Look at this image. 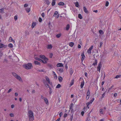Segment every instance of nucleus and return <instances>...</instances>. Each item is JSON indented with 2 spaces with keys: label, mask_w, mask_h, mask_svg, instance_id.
<instances>
[{
  "label": "nucleus",
  "mask_w": 121,
  "mask_h": 121,
  "mask_svg": "<svg viewBox=\"0 0 121 121\" xmlns=\"http://www.w3.org/2000/svg\"><path fill=\"white\" fill-rule=\"evenodd\" d=\"M24 67L27 69H29L33 67L31 63H29L27 64H24L23 65Z\"/></svg>",
  "instance_id": "nucleus-1"
},
{
  "label": "nucleus",
  "mask_w": 121,
  "mask_h": 121,
  "mask_svg": "<svg viewBox=\"0 0 121 121\" xmlns=\"http://www.w3.org/2000/svg\"><path fill=\"white\" fill-rule=\"evenodd\" d=\"M12 74L13 76L15 78H16L19 81L22 80V78L21 77L14 72H13Z\"/></svg>",
  "instance_id": "nucleus-2"
},
{
  "label": "nucleus",
  "mask_w": 121,
  "mask_h": 121,
  "mask_svg": "<svg viewBox=\"0 0 121 121\" xmlns=\"http://www.w3.org/2000/svg\"><path fill=\"white\" fill-rule=\"evenodd\" d=\"M101 67V62H100L99 64L98 65L97 67V70L99 72H100V68Z\"/></svg>",
  "instance_id": "nucleus-3"
},
{
  "label": "nucleus",
  "mask_w": 121,
  "mask_h": 121,
  "mask_svg": "<svg viewBox=\"0 0 121 121\" xmlns=\"http://www.w3.org/2000/svg\"><path fill=\"white\" fill-rule=\"evenodd\" d=\"M28 116H33V113L32 111L31 110H29L28 111Z\"/></svg>",
  "instance_id": "nucleus-4"
},
{
  "label": "nucleus",
  "mask_w": 121,
  "mask_h": 121,
  "mask_svg": "<svg viewBox=\"0 0 121 121\" xmlns=\"http://www.w3.org/2000/svg\"><path fill=\"white\" fill-rule=\"evenodd\" d=\"M28 116L29 121H33L34 119V116Z\"/></svg>",
  "instance_id": "nucleus-5"
},
{
  "label": "nucleus",
  "mask_w": 121,
  "mask_h": 121,
  "mask_svg": "<svg viewBox=\"0 0 121 121\" xmlns=\"http://www.w3.org/2000/svg\"><path fill=\"white\" fill-rule=\"evenodd\" d=\"M93 47V46L92 45L90 48L87 52L88 53L90 54L91 53V50L92 49Z\"/></svg>",
  "instance_id": "nucleus-6"
},
{
  "label": "nucleus",
  "mask_w": 121,
  "mask_h": 121,
  "mask_svg": "<svg viewBox=\"0 0 121 121\" xmlns=\"http://www.w3.org/2000/svg\"><path fill=\"white\" fill-rule=\"evenodd\" d=\"M53 16L55 17H56L57 18L59 17V14L58 12L57 11L55 12L53 15Z\"/></svg>",
  "instance_id": "nucleus-7"
},
{
  "label": "nucleus",
  "mask_w": 121,
  "mask_h": 121,
  "mask_svg": "<svg viewBox=\"0 0 121 121\" xmlns=\"http://www.w3.org/2000/svg\"><path fill=\"white\" fill-rule=\"evenodd\" d=\"M83 9L85 13L87 14H88L89 13L88 11L85 7L84 6L83 7Z\"/></svg>",
  "instance_id": "nucleus-8"
},
{
  "label": "nucleus",
  "mask_w": 121,
  "mask_h": 121,
  "mask_svg": "<svg viewBox=\"0 0 121 121\" xmlns=\"http://www.w3.org/2000/svg\"><path fill=\"white\" fill-rule=\"evenodd\" d=\"M7 47V46L6 45H4L2 43H0V48H1L3 47H4V48H5Z\"/></svg>",
  "instance_id": "nucleus-9"
},
{
  "label": "nucleus",
  "mask_w": 121,
  "mask_h": 121,
  "mask_svg": "<svg viewBox=\"0 0 121 121\" xmlns=\"http://www.w3.org/2000/svg\"><path fill=\"white\" fill-rule=\"evenodd\" d=\"M81 56H82L81 58V60L82 61L84 59V58L85 57V56L84 55V53H82L81 54Z\"/></svg>",
  "instance_id": "nucleus-10"
},
{
  "label": "nucleus",
  "mask_w": 121,
  "mask_h": 121,
  "mask_svg": "<svg viewBox=\"0 0 121 121\" xmlns=\"http://www.w3.org/2000/svg\"><path fill=\"white\" fill-rule=\"evenodd\" d=\"M84 81L83 80V81L81 83L80 86L81 88H82L83 87V86L84 85Z\"/></svg>",
  "instance_id": "nucleus-11"
},
{
  "label": "nucleus",
  "mask_w": 121,
  "mask_h": 121,
  "mask_svg": "<svg viewBox=\"0 0 121 121\" xmlns=\"http://www.w3.org/2000/svg\"><path fill=\"white\" fill-rule=\"evenodd\" d=\"M34 64L35 65H40V63L39 62L37 61H34Z\"/></svg>",
  "instance_id": "nucleus-12"
},
{
  "label": "nucleus",
  "mask_w": 121,
  "mask_h": 121,
  "mask_svg": "<svg viewBox=\"0 0 121 121\" xmlns=\"http://www.w3.org/2000/svg\"><path fill=\"white\" fill-rule=\"evenodd\" d=\"M25 37L28 35H29V33L26 30L25 31Z\"/></svg>",
  "instance_id": "nucleus-13"
},
{
  "label": "nucleus",
  "mask_w": 121,
  "mask_h": 121,
  "mask_svg": "<svg viewBox=\"0 0 121 121\" xmlns=\"http://www.w3.org/2000/svg\"><path fill=\"white\" fill-rule=\"evenodd\" d=\"M44 0L46 4L48 5L50 3L49 0Z\"/></svg>",
  "instance_id": "nucleus-14"
},
{
  "label": "nucleus",
  "mask_w": 121,
  "mask_h": 121,
  "mask_svg": "<svg viewBox=\"0 0 121 121\" xmlns=\"http://www.w3.org/2000/svg\"><path fill=\"white\" fill-rule=\"evenodd\" d=\"M56 0H52V6H54L55 4L56 3Z\"/></svg>",
  "instance_id": "nucleus-15"
},
{
  "label": "nucleus",
  "mask_w": 121,
  "mask_h": 121,
  "mask_svg": "<svg viewBox=\"0 0 121 121\" xmlns=\"http://www.w3.org/2000/svg\"><path fill=\"white\" fill-rule=\"evenodd\" d=\"M74 45V43L73 42H71L69 43V45L71 47H72Z\"/></svg>",
  "instance_id": "nucleus-16"
},
{
  "label": "nucleus",
  "mask_w": 121,
  "mask_h": 121,
  "mask_svg": "<svg viewBox=\"0 0 121 121\" xmlns=\"http://www.w3.org/2000/svg\"><path fill=\"white\" fill-rule=\"evenodd\" d=\"M45 78L46 81L48 82V83L49 84L50 83V81L49 78L47 77H45Z\"/></svg>",
  "instance_id": "nucleus-17"
},
{
  "label": "nucleus",
  "mask_w": 121,
  "mask_h": 121,
  "mask_svg": "<svg viewBox=\"0 0 121 121\" xmlns=\"http://www.w3.org/2000/svg\"><path fill=\"white\" fill-rule=\"evenodd\" d=\"M36 23L35 22H33L32 23L31 25V27L32 28H34L35 26L36 25Z\"/></svg>",
  "instance_id": "nucleus-18"
},
{
  "label": "nucleus",
  "mask_w": 121,
  "mask_h": 121,
  "mask_svg": "<svg viewBox=\"0 0 121 121\" xmlns=\"http://www.w3.org/2000/svg\"><path fill=\"white\" fill-rule=\"evenodd\" d=\"M44 100L45 103L47 104L48 102V99L46 98H45L44 99Z\"/></svg>",
  "instance_id": "nucleus-19"
},
{
  "label": "nucleus",
  "mask_w": 121,
  "mask_h": 121,
  "mask_svg": "<svg viewBox=\"0 0 121 121\" xmlns=\"http://www.w3.org/2000/svg\"><path fill=\"white\" fill-rule=\"evenodd\" d=\"M40 61L41 62H42L44 64L46 63L47 62V61H46L44 60H43L42 59H41V60H40Z\"/></svg>",
  "instance_id": "nucleus-20"
},
{
  "label": "nucleus",
  "mask_w": 121,
  "mask_h": 121,
  "mask_svg": "<svg viewBox=\"0 0 121 121\" xmlns=\"http://www.w3.org/2000/svg\"><path fill=\"white\" fill-rule=\"evenodd\" d=\"M78 17L81 19L82 18V16L80 14H78Z\"/></svg>",
  "instance_id": "nucleus-21"
},
{
  "label": "nucleus",
  "mask_w": 121,
  "mask_h": 121,
  "mask_svg": "<svg viewBox=\"0 0 121 121\" xmlns=\"http://www.w3.org/2000/svg\"><path fill=\"white\" fill-rule=\"evenodd\" d=\"M52 46L51 45H48V47H47V48H48V49H51L52 48Z\"/></svg>",
  "instance_id": "nucleus-22"
},
{
  "label": "nucleus",
  "mask_w": 121,
  "mask_h": 121,
  "mask_svg": "<svg viewBox=\"0 0 121 121\" xmlns=\"http://www.w3.org/2000/svg\"><path fill=\"white\" fill-rule=\"evenodd\" d=\"M26 10L27 12L28 13L29 12L30 10V9L29 8H27L26 9Z\"/></svg>",
  "instance_id": "nucleus-23"
},
{
  "label": "nucleus",
  "mask_w": 121,
  "mask_h": 121,
  "mask_svg": "<svg viewBox=\"0 0 121 121\" xmlns=\"http://www.w3.org/2000/svg\"><path fill=\"white\" fill-rule=\"evenodd\" d=\"M97 60H95V62L94 63H93L92 64V65H94V66H95V65H96L97 64Z\"/></svg>",
  "instance_id": "nucleus-24"
},
{
  "label": "nucleus",
  "mask_w": 121,
  "mask_h": 121,
  "mask_svg": "<svg viewBox=\"0 0 121 121\" xmlns=\"http://www.w3.org/2000/svg\"><path fill=\"white\" fill-rule=\"evenodd\" d=\"M69 25L68 24L67 25L66 27V30H68L69 28Z\"/></svg>",
  "instance_id": "nucleus-25"
},
{
  "label": "nucleus",
  "mask_w": 121,
  "mask_h": 121,
  "mask_svg": "<svg viewBox=\"0 0 121 121\" xmlns=\"http://www.w3.org/2000/svg\"><path fill=\"white\" fill-rule=\"evenodd\" d=\"M40 57L42 59H44V58H45V56L43 55H40Z\"/></svg>",
  "instance_id": "nucleus-26"
},
{
  "label": "nucleus",
  "mask_w": 121,
  "mask_h": 121,
  "mask_svg": "<svg viewBox=\"0 0 121 121\" xmlns=\"http://www.w3.org/2000/svg\"><path fill=\"white\" fill-rule=\"evenodd\" d=\"M50 90L49 93L50 94H52V90L50 87H49Z\"/></svg>",
  "instance_id": "nucleus-27"
},
{
  "label": "nucleus",
  "mask_w": 121,
  "mask_h": 121,
  "mask_svg": "<svg viewBox=\"0 0 121 121\" xmlns=\"http://www.w3.org/2000/svg\"><path fill=\"white\" fill-rule=\"evenodd\" d=\"M4 9L3 8L0 9V13H3L4 12Z\"/></svg>",
  "instance_id": "nucleus-28"
},
{
  "label": "nucleus",
  "mask_w": 121,
  "mask_h": 121,
  "mask_svg": "<svg viewBox=\"0 0 121 121\" xmlns=\"http://www.w3.org/2000/svg\"><path fill=\"white\" fill-rule=\"evenodd\" d=\"M74 82V80L73 79L72 80L71 82H70V86H71L73 84Z\"/></svg>",
  "instance_id": "nucleus-29"
},
{
  "label": "nucleus",
  "mask_w": 121,
  "mask_h": 121,
  "mask_svg": "<svg viewBox=\"0 0 121 121\" xmlns=\"http://www.w3.org/2000/svg\"><path fill=\"white\" fill-rule=\"evenodd\" d=\"M73 105V104L72 103L70 104L69 106V109H72V107Z\"/></svg>",
  "instance_id": "nucleus-30"
},
{
  "label": "nucleus",
  "mask_w": 121,
  "mask_h": 121,
  "mask_svg": "<svg viewBox=\"0 0 121 121\" xmlns=\"http://www.w3.org/2000/svg\"><path fill=\"white\" fill-rule=\"evenodd\" d=\"M121 77V75H117L115 78H120Z\"/></svg>",
  "instance_id": "nucleus-31"
},
{
  "label": "nucleus",
  "mask_w": 121,
  "mask_h": 121,
  "mask_svg": "<svg viewBox=\"0 0 121 121\" xmlns=\"http://www.w3.org/2000/svg\"><path fill=\"white\" fill-rule=\"evenodd\" d=\"M75 5L76 7H78L79 6V4L78 2H76L75 3Z\"/></svg>",
  "instance_id": "nucleus-32"
},
{
  "label": "nucleus",
  "mask_w": 121,
  "mask_h": 121,
  "mask_svg": "<svg viewBox=\"0 0 121 121\" xmlns=\"http://www.w3.org/2000/svg\"><path fill=\"white\" fill-rule=\"evenodd\" d=\"M8 46L9 47L11 48H12L13 47L12 44L11 43H9L8 44Z\"/></svg>",
  "instance_id": "nucleus-33"
},
{
  "label": "nucleus",
  "mask_w": 121,
  "mask_h": 121,
  "mask_svg": "<svg viewBox=\"0 0 121 121\" xmlns=\"http://www.w3.org/2000/svg\"><path fill=\"white\" fill-rule=\"evenodd\" d=\"M60 36V34H59L56 35V37L57 38H59Z\"/></svg>",
  "instance_id": "nucleus-34"
},
{
  "label": "nucleus",
  "mask_w": 121,
  "mask_h": 121,
  "mask_svg": "<svg viewBox=\"0 0 121 121\" xmlns=\"http://www.w3.org/2000/svg\"><path fill=\"white\" fill-rule=\"evenodd\" d=\"M70 73L71 75H72L73 73L72 70V69H70Z\"/></svg>",
  "instance_id": "nucleus-35"
},
{
  "label": "nucleus",
  "mask_w": 121,
  "mask_h": 121,
  "mask_svg": "<svg viewBox=\"0 0 121 121\" xmlns=\"http://www.w3.org/2000/svg\"><path fill=\"white\" fill-rule=\"evenodd\" d=\"M90 91L89 90H88L87 93H86V95L88 96L89 95H90Z\"/></svg>",
  "instance_id": "nucleus-36"
},
{
  "label": "nucleus",
  "mask_w": 121,
  "mask_h": 121,
  "mask_svg": "<svg viewBox=\"0 0 121 121\" xmlns=\"http://www.w3.org/2000/svg\"><path fill=\"white\" fill-rule=\"evenodd\" d=\"M99 32L100 34H103L104 33L103 31L101 30H99Z\"/></svg>",
  "instance_id": "nucleus-37"
},
{
  "label": "nucleus",
  "mask_w": 121,
  "mask_h": 121,
  "mask_svg": "<svg viewBox=\"0 0 121 121\" xmlns=\"http://www.w3.org/2000/svg\"><path fill=\"white\" fill-rule=\"evenodd\" d=\"M60 87V84H58L56 86V88H59Z\"/></svg>",
  "instance_id": "nucleus-38"
},
{
  "label": "nucleus",
  "mask_w": 121,
  "mask_h": 121,
  "mask_svg": "<svg viewBox=\"0 0 121 121\" xmlns=\"http://www.w3.org/2000/svg\"><path fill=\"white\" fill-rule=\"evenodd\" d=\"M109 4V2L108 1H106L105 3V6H108Z\"/></svg>",
  "instance_id": "nucleus-39"
},
{
  "label": "nucleus",
  "mask_w": 121,
  "mask_h": 121,
  "mask_svg": "<svg viewBox=\"0 0 121 121\" xmlns=\"http://www.w3.org/2000/svg\"><path fill=\"white\" fill-rule=\"evenodd\" d=\"M103 109H101L100 110L99 112L101 114H103Z\"/></svg>",
  "instance_id": "nucleus-40"
},
{
  "label": "nucleus",
  "mask_w": 121,
  "mask_h": 121,
  "mask_svg": "<svg viewBox=\"0 0 121 121\" xmlns=\"http://www.w3.org/2000/svg\"><path fill=\"white\" fill-rule=\"evenodd\" d=\"M103 21H102L101 20L100 21V24L101 25H104V24L103 23Z\"/></svg>",
  "instance_id": "nucleus-41"
},
{
  "label": "nucleus",
  "mask_w": 121,
  "mask_h": 121,
  "mask_svg": "<svg viewBox=\"0 0 121 121\" xmlns=\"http://www.w3.org/2000/svg\"><path fill=\"white\" fill-rule=\"evenodd\" d=\"M35 59L36 60H38L39 61H40V60H41V59H40L39 58H37V57H35Z\"/></svg>",
  "instance_id": "nucleus-42"
},
{
  "label": "nucleus",
  "mask_w": 121,
  "mask_h": 121,
  "mask_svg": "<svg viewBox=\"0 0 121 121\" xmlns=\"http://www.w3.org/2000/svg\"><path fill=\"white\" fill-rule=\"evenodd\" d=\"M53 56V54L52 53H51L50 54L49 57L50 58H52Z\"/></svg>",
  "instance_id": "nucleus-43"
},
{
  "label": "nucleus",
  "mask_w": 121,
  "mask_h": 121,
  "mask_svg": "<svg viewBox=\"0 0 121 121\" xmlns=\"http://www.w3.org/2000/svg\"><path fill=\"white\" fill-rule=\"evenodd\" d=\"M94 98H93L92 99H91L90 101V102L91 103H92L94 101Z\"/></svg>",
  "instance_id": "nucleus-44"
},
{
  "label": "nucleus",
  "mask_w": 121,
  "mask_h": 121,
  "mask_svg": "<svg viewBox=\"0 0 121 121\" xmlns=\"http://www.w3.org/2000/svg\"><path fill=\"white\" fill-rule=\"evenodd\" d=\"M57 67H60V63H58L57 65Z\"/></svg>",
  "instance_id": "nucleus-45"
},
{
  "label": "nucleus",
  "mask_w": 121,
  "mask_h": 121,
  "mask_svg": "<svg viewBox=\"0 0 121 121\" xmlns=\"http://www.w3.org/2000/svg\"><path fill=\"white\" fill-rule=\"evenodd\" d=\"M106 92H105L102 94V97H101V98H103L104 97V96L105 95V93Z\"/></svg>",
  "instance_id": "nucleus-46"
},
{
  "label": "nucleus",
  "mask_w": 121,
  "mask_h": 121,
  "mask_svg": "<svg viewBox=\"0 0 121 121\" xmlns=\"http://www.w3.org/2000/svg\"><path fill=\"white\" fill-rule=\"evenodd\" d=\"M54 77L55 78H56V79L57 78V76L56 74V73H55V74H54Z\"/></svg>",
  "instance_id": "nucleus-47"
},
{
  "label": "nucleus",
  "mask_w": 121,
  "mask_h": 121,
  "mask_svg": "<svg viewBox=\"0 0 121 121\" xmlns=\"http://www.w3.org/2000/svg\"><path fill=\"white\" fill-rule=\"evenodd\" d=\"M9 115L11 117H13L14 116V114L12 113H10L9 114Z\"/></svg>",
  "instance_id": "nucleus-48"
},
{
  "label": "nucleus",
  "mask_w": 121,
  "mask_h": 121,
  "mask_svg": "<svg viewBox=\"0 0 121 121\" xmlns=\"http://www.w3.org/2000/svg\"><path fill=\"white\" fill-rule=\"evenodd\" d=\"M39 22H42V19L41 17H39Z\"/></svg>",
  "instance_id": "nucleus-49"
},
{
  "label": "nucleus",
  "mask_w": 121,
  "mask_h": 121,
  "mask_svg": "<svg viewBox=\"0 0 121 121\" xmlns=\"http://www.w3.org/2000/svg\"><path fill=\"white\" fill-rule=\"evenodd\" d=\"M73 113L72 114V116H71L70 118V119L71 121H72V120L73 118Z\"/></svg>",
  "instance_id": "nucleus-50"
},
{
  "label": "nucleus",
  "mask_w": 121,
  "mask_h": 121,
  "mask_svg": "<svg viewBox=\"0 0 121 121\" xmlns=\"http://www.w3.org/2000/svg\"><path fill=\"white\" fill-rule=\"evenodd\" d=\"M17 19V17L16 16H15L14 17V19L15 21H16Z\"/></svg>",
  "instance_id": "nucleus-51"
},
{
  "label": "nucleus",
  "mask_w": 121,
  "mask_h": 121,
  "mask_svg": "<svg viewBox=\"0 0 121 121\" xmlns=\"http://www.w3.org/2000/svg\"><path fill=\"white\" fill-rule=\"evenodd\" d=\"M37 71H38L39 72H44V70H43V69H42V70H37Z\"/></svg>",
  "instance_id": "nucleus-52"
},
{
  "label": "nucleus",
  "mask_w": 121,
  "mask_h": 121,
  "mask_svg": "<svg viewBox=\"0 0 121 121\" xmlns=\"http://www.w3.org/2000/svg\"><path fill=\"white\" fill-rule=\"evenodd\" d=\"M3 55V53L2 52H0V56H2Z\"/></svg>",
  "instance_id": "nucleus-53"
},
{
  "label": "nucleus",
  "mask_w": 121,
  "mask_h": 121,
  "mask_svg": "<svg viewBox=\"0 0 121 121\" xmlns=\"http://www.w3.org/2000/svg\"><path fill=\"white\" fill-rule=\"evenodd\" d=\"M12 89H10L8 91V92H7V93H10V92L12 91Z\"/></svg>",
  "instance_id": "nucleus-54"
},
{
  "label": "nucleus",
  "mask_w": 121,
  "mask_h": 121,
  "mask_svg": "<svg viewBox=\"0 0 121 121\" xmlns=\"http://www.w3.org/2000/svg\"><path fill=\"white\" fill-rule=\"evenodd\" d=\"M103 44V43L102 42H100V46H99V47L101 48V47L102 45Z\"/></svg>",
  "instance_id": "nucleus-55"
},
{
  "label": "nucleus",
  "mask_w": 121,
  "mask_h": 121,
  "mask_svg": "<svg viewBox=\"0 0 121 121\" xmlns=\"http://www.w3.org/2000/svg\"><path fill=\"white\" fill-rule=\"evenodd\" d=\"M28 5L27 4H25L24 5V7H27L28 6Z\"/></svg>",
  "instance_id": "nucleus-56"
},
{
  "label": "nucleus",
  "mask_w": 121,
  "mask_h": 121,
  "mask_svg": "<svg viewBox=\"0 0 121 121\" xmlns=\"http://www.w3.org/2000/svg\"><path fill=\"white\" fill-rule=\"evenodd\" d=\"M91 104V103H90V102H88L87 103H86V105H87V106L88 107V106L90 104Z\"/></svg>",
  "instance_id": "nucleus-57"
},
{
  "label": "nucleus",
  "mask_w": 121,
  "mask_h": 121,
  "mask_svg": "<svg viewBox=\"0 0 121 121\" xmlns=\"http://www.w3.org/2000/svg\"><path fill=\"white\" fill-rule=\"evenodd\" d=\"M35 32L36 34H37L38 35L39 34V32L37 31H35Z\"/></svg>",
  "instance_id": "nucleus-58"
},
{
  "label": "nucleus",
  "mask_w": 121,
  "mask_h": 121,
  "mask_svg": "<svg viewBox=\"0 0 121 121\" xmlns=\"http://www.w3.org/2000/svg\"><path fill=\"white\" fill-rule=\"evenodd\" d=\"M9 40H11V41H13V39H12V38L11 37H10L9 38Z\"/></svg>",
  "instance_id": "nucleus-59"
},
{
  "label": "nucleus",
  "mask_w": 121,
  "mask_h": 121,
  "mask_svg": "<svg viewBox=\"0 0 121 121\" xmlns=\"http://www.w3.org/2000/svg\"><path fill=\"white\" fill-rule=\"evenodd\" d=\"M35 92V90H33L32 91V93H34Z\"/></svg>",
  "instance_id": "nucleus-60"
},
{
  "label": "nucleus",
  "mask_w": 121,
  "mask_h": 121,
  "mask_svg": "<svg viewBox=\"0 0 121 121\" xmlns=\"http://www.w3.org/2000/svg\"><path fill=\"white\" fill-rule=\"evenodd\" d=\"M117 95V93H115L114 95V97H116Z\"/></svg>",
  "instance_id": "nucleus-61"
},
{
  "label": "nucleus",
  "mask_w": 121,
  "mask_h": 121,
  "mask_svg": "<svg viewBox=\"0 0 121 121\" xmlns=\"http://www.w3.org/2000/svg\"><path fill=\"white\" fill-rule=\"evenodd\" d=\"M89 96H87L86 95V100H87L89 99Z\"/></svg>",
  "instance_id": "nucleus-62"
},
{
  "label": "nucleus",
  "mask_w": 121,
  "mask_h": 121,
  "mask_svg": "<svg viewBox=\"0 0 121 121\" xmlns=\"http://www.w3.org/2000/svg\"><path fill=\"white\" fill-rule=\"evenodd\" d=\"M41 16H42L43 17H44V13H43L42 14H41Z\"/></svg>",
  "instance_id": "nucleus-63"
},
{
  "label": "nucleus",
  "mask_w": 121,
  "mask_h": 121,
  "mask_svg": "<svg viewBox=\"0 0 121 121\" xmlns=\"http://www.w3.org/2000/svg\"><path fill=\"white\" fill-rule=\"evenodd\" d=\"M84 112L83 111L82 112H81V115L82 116H83L84 113Z\"/></svg>",
  "instance_id": "nucleus-64"
}]
</instances>
